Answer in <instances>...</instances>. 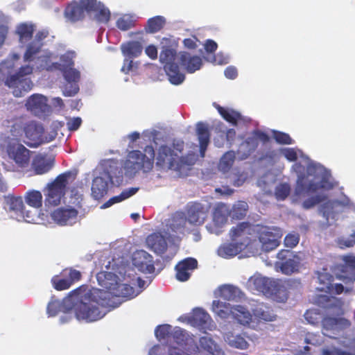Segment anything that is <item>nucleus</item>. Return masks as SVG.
Wrapping results in <instances>:
<instances>
[{"instance_id": "nucleus-1", "label": "nucleus", "mask_w": 355, "mask_h": 355, "mask_svg": "<svg viewBox=\"0 0 355 355\" xmlns=\"http://www.w3.org/2000/svg\"><path fill=\"white\" fill-rule=\"evenodd\" d=\"M281 155L289 162H295L291 171L297 176L295 187L291 196L294 203H299L302 199L318 191H329L337 185L329 170L320 163L311 159L297 148H281Z\"/></svg>"}, {"instance_id": "nucleus-2", "label": "nucleus", "mask_w": 355, "mask_h": 355, "mask_svg": "<svg viewBox=\"0 0 355 355\" xmlns=\"http://www.w3.org/2000/svg\"><path fill=\"white\" fill-rule=\"evenodd\" d=\"M103 294L98 288L80 287L70 293L62 303L53 297L48 304L47 313L53 317L63 309H73L75 317L78 321H97L106 314L104 306L112 304L109 299L103 298Z\"/></svg>"}, {"instance_id": "nucleus-3", "label": "nucleus", "mask_w": 355, "mask_h": 355, "mask_svg": "<svg viewBox=\"0 0 355 355\" xmlns=\"http://www.w3.org/2000/svg\"><path fill=\"white\" fill-rule=\"evenodd\" d=\"M112 271H101L96 275L98 284L103 288H98L104 293L103 298L110 300V305L104 306L106 313L108 308H115L121 302L118 297L131 299L137 296L150 282V279L142 280L139 277H135L133 270L130 267L122 266L117 269L112 268Z\"/></svg>"}, {"instance_id": "nucleus-4", "label": "nucleus", "mask_w": 355, "mask_h": 355, "mask_svg": "<svg viewBox=\"0 0 355 355\" xmlns=\"http://www.w3.org/2000/svg\"><path fill=\"white\" fill-rule=\"evenodd\" d=\"M185 219L182 214H177L170 218L166 228H162L149 234L146 239V244L148 249L159 255L164 260H171L178 251L175 234L183 233Z\"/></svg>"}, {"instance_id": "nucleus-5", "label": "nucleus", "mask_w": 355, "mask_h": 355, "mask_svg": "<svg viewBox=\"0 0 355 355\" xmlns=\"http://www.w3.org/2000/svg\"><path fill=\"white\" fill-rule=\"evenodd\" d=\"M184 145L181 139H174L171 146L161 145L155 155L156 166L162 170L173 171L179 176L187 175L196 163L198 155L195 152L189 151L185 155L180 156Z\"/></svg>"}, {"instance_id": "nucleus-6", "label": "nucleus", "mask_w": 355, "mask_h": 355, "mask_svg": "<svg viewBox=\"0 0 355 355\" xmlns=\"http://www.w3.org/2000/svg\"><path fill=\"white\" fill-rule=\"evenodd\" d=\"M178 58L189 73H194L199 70L202 64V59L199 56L191 55L186 51H180L177 54L175 49L163 47L159 55V61L164 66V70L170 83L176 85L182 84L185 79L184 74L180 71L176 62Z\"/></svg>"}, {"instance_id": "nucleus-7", "label": "nucleus", "mask_w": 355, "mask_h": 355, "mask_svg": "<svg viewBox=\"0 0 355 355\" xmlns=\"http://www.w3.org/2000/svg\"><path fill=\"white\" fill-rule=\"evenodd\" d=\"M19 59L18 53H12L0 63V84L5 81L6 85L12 89L13 95L16 97L24 96L33 87V83L28 77L33 72L32 65L21 66L13 73V69Z\"/></svg>"}, {"instance_id": "nucleus-8", "label": "nucleus", "mask_w": 355, "mask_h": 355, "mask_svg": "<svg viewBox=\"0 0 355 355\" xmlns=\"http://www.w3.org/2000/svg\"><path fill=\"white\" fill-rule=\"evenodd\" d=\"M332 276L325 269L321 272H317L315 283L318 285L316 289L324 292L325 294L318 295L314 303L319 306L327 308L330 313L337 315H343L348 308L349 302L345 303L337 297H329L327 294H340L344 291V287L340 284H331Z\"/></svg>"}, {"instance_id": "nucleus-9", "label": "nucleus", "mask_w": 355, "mask_h": 355, "mask_svg": "<svg viewBox=\"0 0 355 355\" xmlns=\"http://www.w3.org/2000/svg\"><path fill=\"white\" fill-rule=\"evenodd\" d=\"M94 173L92 195L96 200L107 193L109 183L113 186H119L123 182L121 164L116 160L102 161Z\"/></svg>"}, {"instance_id": "nucleus-10", "label": "nucleus", "mask_w": 355, "mask_h": 355, "mask_svg": "<svg viewBox=\"0 0 355 355\" xmlns=\"http://www.w3.org/2000/svg\"><path fill=\"white\" fill-rule=\"evenodd\" d=\"M245 286L252 293H262L278 302H283L287 299L286 288L280 280L266 277L259 273L250 277Z\"/></svg>"}, {"instance_id": "nucleus-11", "label": "nucleus", "mask_w": 355, "mask_h": 355, "mask_svg": "<svg viewBox=\"0 0 355 355\" xmlns=\"http://www.w3.org/2000/svg\"><path fill=\"white\" fill-rule=\"evenodd\" d=\"M76 173L67 171L59 175L54 180L49 182L44 187V206L47 208L57 207L64 199L67 190L75 180Z\"/></svg>"}, {"instance_id": "nucleus-12", "label": "nucleus", "mask_w": 355, "mask_h": 355, "mask_svg": "<svg viewBox=\"0 0 355 355\" xmlns=\"http://www.w3.org/2000/svg\"><path fill=\"white\" fill-rule=\"evenodd\" d=\"M9 128L13 137L19 138L24 135L27 140L25 142L31 147H37L42 144L44 128L35 121L19 117L12 121Z\"/></svg>"}, {"instance_id": "nucleus-13", "label": "nucleus", "mask_w": 355, "mask_h": 355, "mask_svg": "<svg viewBox=\"0 0 355 355\" xmlns=\"http://www.w3.org/2000/svg\"><path fill=\"white\" fill-rule=\"evenodd\" d=\"M155 155V150L152 146H146L144 148V153L140 150L130 151L123 164L121 165L125 175L132 177L140 171L144 173L151 171L153 167Z\"/></svg>"}, {"instance_id": "nucleus-14", "label": "nucleus", "mask_w": 355, "mask_h": 355, "mask_svg": "<svg viewBox=\"0 0 355 355\" xmlns=\"http://www.w3.org/2000/svg\"><path fill=\"white\" fill-rule=\"evenodd\" d=\"M249 223H241L230 231V237L234 243H224L218 249V254L222 258L230 259L238 254L249 244L248 235L252 230Z\"/></svg>"}, {"instance_id": "nucleus-15", "label": "nucleus", "mask_w": 355, "mask_h": 355, "mask_svg": "<svg viewBox=\"0 0 355 355\" xmlns=\"http://www.w3.org/2000/svg\"><path fill=\"white\" fill-rule=\"evenodd\" d=\"M168 355H190L184 350L197 354L200 353L198 346L194 344L193 339L187 332L180 327L173 329Z\"/></svg>"}, {"instance_id": "nucleus-16", "label": "nucleus", "mask_w": 355, "mask_h": 355, "mask_svg": "<svg viewBox=\"0 0 355 355\" xmlns=\"http://www.w3.org/2000/svg\"><path fill=\"white\" fill-rule=\"evenodd\" d=\"M5 209L8 211L11 218L18 221L24 220L26 223H37L39 218L37 212L26 209L21 197L7 196L5 198Z\"/></svg>"}, {"instance_id": "nucleus-17", "label": "nucleus", "mask_w": 355, "mask_h": 355, "mask_svg": "<svg viewBox=\"0 0 355 355\" xmlns=\"http://www.w3.org/2000/svg\"><path fill=\"white\" fill-rule=\"evenodd\" d=\"M48 35L49 32L46 30H42L36 33L34 40L26 45L24 54L25 62H33L37 67L46 58V54L51 53L49 51L42 49L44 44L43 40L47 37Z\"/></svg>"}, {"instance_id": "nucleus-18", "label": "nucleus", "mask_w": 355, "mask_h": 355, "mask_svg": "<svg viewBox=\"0 0 355 355\" xmlns=\"http://www.w3.org/2000/svg\"><path fill=\"white\" fill-rule=\"evenodd\" d=\"M343 207H347L355 211V205L346 196L340 200H327L319 207V213L325 219L327 225H331L338 219Z\"/></svg>"}, {"instance_id": "nucleus-19", "label": "nucleus", "mask_w": 355, "mask_h": 355, "mask_svg": "<svg viewBox=\"0 0 355 355\" xmlns=\"http://www.w3.org/2000/svg\"><path fill=\"white\" fill-rule=\"evenodd\" d=\"M254 231L257 232L262 250L264 251H270L278 247L283 236L282 230L274 226L257 225Z\"/></svg>"}, {"instance_id": "nucleus-20", "label": "nucleus", "mask_w": 355, "mask_h": 355, "mask_svg": "<svg viewBox=\"0 0 355 355\" xmlns=\"http://www.w3.org/2000/svg\"><path fill=\"white\" fill-rule=\"evenodd\" d=\"M58 55L51 52L46 54V58L37 67L39 69H46L47 71H60L69 67H73V59L76 57V53L73 51H68L64 54L60 55V62H56Z\"/></svg>"}, {"instance_id": "nucleus-21", "label": "nucleus", "mask_w": 355, "mask_h": 355, "mask_svg": "<svg viewBox=\"0 0 355 355\" xmlns=\"http://www.w3.org/2000/svg\"><path fill=\"white\" fill-rule=\"evenodd\" d=\"M277 257L279 259L275 263V269L277 272L289 275L300 270L302 261L300 254L282 250L278 252Z\"/></svg>"}, {"instance_id": "nucleus-22", "label": "nucleus", "mask_w": 355, "mask_h": 355, "mask_svg": "<svg viewBox=\"0 0 355 355\" xmlns=\"http://www.w3.org/2000/svg\"><path fill=\"white\" fill-rule=\"evenodd\" d=\"M178 320L190 324L201 329L212 330L215 324L210 315L202 309H195L190 315H183Z\"/></svg>"}, {"instance_id": "nucleus-23", "label": "nucleus", "mask_w": 355, "mask_h": 355, "mask_svg": "<svg viewBox=\"0 0 355 355\" xmlns=\"http://www.w3.org/2000/svg\"><path fill=\"white\" fill-rule=\"evenodd\" d=\"M268 136L261 131H254L251 135L242 142L238 149L237 155L240 159H246L259 145V142L266 143L268 141Z\"/></svg>"}, {"instance_id": "nucleus-24", "label": "nucleus", "mask_w": 355, "mask_h": 355, "mask_svg": "<svg viewBox=\"0 0 355 355\" xmlns=\"http://www.w3.org/2000/svg\"><path fill=\"white\" fill-rule=\"evenodd\" d=\"M8 141L6 150L10 159L19 166H23L29 160V150L17 141L18 138L10 139Z\"/></svg>"}, {"instance_id": "nucleus-25", "label": "nucleus", "mask_w": 355, "mask_h": 355, "mask_svg": "<svg viewBox=\"0 0 355 355\" xmlns=\"http://www.w3.org/2000/svg\"><path fill=\"white\" fill-rule=\"evenodd\" d=\"M229 215L228 207L225 204H218L214 209L212 223L206 225L208 232L216 235L220 234L223 232V227L227 221Z\"/></svg>"}, {"instance_id": "nucleus-26", "label": "nucleus", "mask_w": 355, "mask_h": 355, "mask_svg": "<svg viewBox=\"0 0 355 355\" xmlns=\"http://www.w3.org/2000/svg\"><path fill=\"white\" fill-rule=\"evenodd\" d=\"M84 12L93 13L96 19L101 23H107L110 17V12L101 1L97 0H80Z\"/></svg>"}, {"instance_id": "nucleus-27", "label": "nucleus", "mask_w": 355, "mask_h": 355, "mask_svg": "<svg viewBox=\"0 0 355 355\" xmlns=\"http://www.w3.org/2000/svg\"><path fill=\"white\" fill-rule=\"evenodd\" d=\"M26 107L34 115L40 117L44 116L51 112V107L47 103L46 97L39 94L31 96L26 101Z\"/></svg>"}, {"instance_id": "nucleus-28", "label": "nucleus", "mask_w": 355, "mask_h": 355, "mask_svg": "<svg viewBox=\"0 0 355 355\" xmlns=\"http://www.w3.org/2000/svg\"><path fill=\"white\" fill-rule=\"evenodd\" d=\"M65 80L63 88V94L67 96H72L79 91L78 82L80 78V73L74 67H69L61 71Z\"/></svg>"}, {"instance_id": "nucleus-29", "label": "nucleus", "mask_w": 355, "mask_h": 355, "mask_svg": "<svg viewBox=\"0 0 355 355\" xmlns=\"http://www.w3.org/2000/svg\"><path fill=\"white\" fill-rule=\"evenodd\" d=\"M323 334L334 338V335L349 327V320L343 318L325 317L322 320Z\"/></svg>"}, {"instance_id": "nucleus-30", "label": "nucleus", "mask_w": 355, "mask_h": 355, "mask_svg": "<svg viewBox=\"0 0 355 355\" xmlns=\"http://www.w3.org/2000/svg\"><path fill=\"white\" fill-rule=\"evenodd\" d=\"M78 210L76 208L62 207L54 210L52 220L59 225H72L78 221Z\"/></svg>"}, {"instance_id": "nucleus-31", "label": "nucleus", "mask_w": 355, "mask_h": 355, "mask_svg": "<svg viewBox=\"0 0 355 355\" xmlns=\"http://www.w3.org/2000/svg\"><path fill=\"white\" fill-rule=\"evenodd\" d=\"M133 266L140 272L151 274L155 271L153 257L144 250H139L133 254Z\"/></svg>"}, {"instance_id": "nucleus-32", "label": "nucleus", "mask_w": 355, "mask_h": 355, "mask_svg": "<svg viewBox=\"0 0 355 355\" xmlns=\"http://www.w3.org/2000/svg\"><path fill=\"white\" fill-rule=\"evenodd\" d=\"M232 318L240 324L257 330L259 324L253 319L250 311L241 305H234Z\"/></svg>"}, {"instance_id": "nucleus-33", "label": "nucleus", "mask_w": 355, "mask_h": 355, "mask_svg": "<svg viewBox=\"0 0 355 355\" xmlns=\"http://www.w3.org/2000/svg\"><path fill=\"white\" fill-rule=\"evenodd\" d=\"M178 214H180L178 212ZM184 218L185 219V223L188 221L191 224L199 225H201L207 217V210L200 203H193L189 206L187 210V218L184 217L182 213ZM177 214V213L175 214ZM184 225V227H185ZM184 227H183V231Z\"/></svg>"}, {"instance_id": "nucleus-34", "label": "nucleus", "mask_w": 355, "mask_h": 355, "mask_svg": "<svg viewBox=\"0 0 355 355\" xmlns=\"http://www.w3.org/2000/svg\"><path fill=\"white\" fill-rule=\"evenodd\" d=\"M197 266L198 261L194 258L189 257L180 261L175 266L177 279L180 282L187 281Z\"/></svg>"}, {"instance_id": "nucleus-35", "label": "nucleus", "mask_w": 355, "mask_h": 355, "mask_svg": "<svg viewBox=\"0 0 355 355\" xmlns=\"http://www.w3.org/2000/svg\"><path fill=\"white\" fill-rule=\"evenodd\" d=\"M214 295L216 297H222L228 301H239L243 299L244 293L236 286L225 284L215 291Z\"/></svg>"}, {"instance_id": "nucleus-36", "label": "nucleus", "mask_w": 355, "mask_h": 355, "mask_svg": "<svg viewBox=\"0 0 355 355\" xmlns=\"http://www.w3.org/2000/svg\"><path fill=\"white\" fill-rule=\"evenodd\" d=\"M54 159L42 154L37 155L32 161V168L35 174L42 175L48 173L53 166Z\"/></svg>"}, {"instance_id": "nucleus-37", "label": "nucleus", "mask_w": 355, "mask_h": 355, "mask_svg": "<svg viewBox=\"0 0 355 355\" xmlns=\"http://www.w3.org/2000/svg\"><path fill=\"white\" fill-rule=\"evenodd\" d=\"M24 199L27 205L33 209L32 212H37L40 218V209L42 206L43 196L42 193L37 190H28L24 194Z\"/></svg>"}, {"instance_id": "nucleus-38", "label": "nucleus", "mask_w": 355, "mask_h": 355, "mask_svg": "<svg viewBox=\"0 0 355 355\" xmlns=\"http://www.w3.org/2000/svg\"><path fill=\"white\" fill-rule=\"evenodd\" d=\"M254 320L273 322L276 320L277 315L272 309L265 304H257L252 310Z\"/></svg>"}, {"instance_id": "nucleus-39", "label": "nucleus", "mask_w": 355, "mask_h": 355, "mask_svg": "<svg viewBox=\"0 0 355 355\" xmlns=\"http://www.w3.org/2000/svg\"><path fill=\"white\" fill-rule=\"evenodd\" d=\"M223 338L230 347L239 349H246L249 347L248 343L245 340L243 336L234 331H229L224 334Z\"/></svg>"}, {"instance_id": "nucleus-40", "label": "nucleus", "mask_w": 355, "mask_h": 355, "mask_svg": "<svg viewBox=\"0 0 355 355\" xmlns=\"http://www.w3.org/2000/svg\"><path fill=\"white\" fill-rule=\"evenodd\" d=\"M196 133L200 143V153L205 157V151L209 143L210 134L207 124L199 122L196 125Z\"/></svg>"}, {"instance_id": "nucleus-41", "label": "nucleus", "mask_w": 355, "mask_h": 355, "mask_svg": "<svg viewBox=\"0 0 355 355\" xmlns=\"http://www.w3.org/2000/svg\"><path fill=\"white\" fill-rule=\"evenodd\" d=\"M200 351L202 349L211 355H225L222 348L209 335L202 336L199 340Z\"/></svg>"}, {"instance_id": "nucleus-42", "label": "nucleus", "mask_w": 355, "mask_h": 355, "mask_svg": "<svg viewBox=\"0 0 355 355\" xmlns=\"http://www.w3.org/2000/svg\"><path fill=\"white\" fill-rule=\"evenodd\" d=\"M143 49L141 42L139 41H130L121 45L123 56L130 59L139 57L141 54Z\"/></svg>"}, {"instance_id": "nucleus-43", "label": "nucleus", "mask_w": 355, "mask_h": 355, "mask_svg": "<svg viewBox=\"0 0 355 355\" xmlns=\"http://www.w3.org/2000/svg\"><path fill=\"white\" fill-rule=\"evenodd\" d=\"M234 305L220 300H214L212 311L222 319H227L232 316Z\"/></svg>"}, {"instance_id": "nucleus-44", "label": "nucleus", "mask_w": 355, "mask_h": 355, "mask_svg": "<svg viewBox=\"0 0 355 355\" xmlns=\"http://www.w3.org/2000/svg\"><path fill=\"white\" fill-rule=\"evenodd\" d=\"M217 109L223 118L232 125H239L248 121L239 112L232 109L224 108L220 106H218Z\"/></svg>"}, {"instance_id": "nucleus-45", "label": "nucleus", "mask_w": 355, "mask_h": 355, "mask_svg": "<svg viewBox=\"0 0 355 355\" xmlns=\"http://www.w3.org/2000/svg\"><path fill=\"white\" fill-rule=\"evenodd\" d=\"M65 17L71 21H76L85 16L83 8L80 3L74 1L68 5L64 11Z\"/></svg>"}, {"instance_id": "nucleus-46", "label": "nucleus", "mask_w": 355, "mask_h": 355, "mask_svg": "<svg viewBox=\"0 0 355 355\" xmlns=\"http://www.w3.org/2000/svg\"><path fill=\"white\" fill-rule=\"evenodd\" d=\"M138 191V188L131 187L124 189L119 195L114 196L110 198L106 202L101 205V209H106L111 207L112 205L120 202L123 200L128 199V198L135 195Z\"/></svg>"}, {"instance_id": "nucleus-47", "label": "nucleus", "mask_w": 355, "mask_h": 355, "mask_svg": "<svg viewBox=\"0 0 355 355\" xmlns=\"http://www.w3.org/2000/svg\"><path fill=\"white\" fill-rule=\"evenodd\" d=\"M35 31L33 24L31 23H22L17 27V33L19 37L21 44H25L32 38Z\"/></svg>"}, {"instance_id": "nucleus-48", "label": "nucleus", "mask_w": 355, "mask_h": 355, "mask_svg": "<svg viewBox=\"0 0 355 355\" xmlns=\"http://www.w3.org/2000/svg\"><path fill=\"white\" fill-rule=\"evenodd\" d=\"M83 202V195L77 189H70V192L65 198L64 202L68 204L69 208H76L77 210L81 207Z\"/></svg>"}, {"instance_id": "nucleus-49", "label": "nucleus", "mask_w": 355, "mask_h": 355, "mask_svg": "<svg viewBox=\"0 0 355 355\" xmlns=\"http://www.w3.org/2000/svg\"><path fill=\"white\" fill-rule=\"evenodd\" d=\"M137 17L135 15L125 14L116 20V27L122 31H126L135 26Z\"/></svg>"}, {"instance_id": "nucleus-50", "label": "nucleus", "mask_w": 355, "mask_h": 355, "mask_svg": "<svg viewBox=\"0 0 355 355\" xmlns=\"http://www.w3.org/2000/svg\"><path fill=\"white\" fill-rule=\"evenodd\" d=\"M166 23V19L162 16H156L148 20L146 30L148 33H155L160 31Z\"/></svg>"}, {"instance_id": "nucleus-51", "label": "nucleus", "mask_w": 355, "mask_h": 355, "mask_svg": "<svg viewBox=\"0 0 355 355\" xmlns=\"http://www.w3.org/2000/svg\"><path fill=\"white\" fill-rule=\"evenodd\" d=\"M235 153L234 151H228L220 159L218 168L223 173L228 172L234 162Z\"/></svg>"}, {"instance_id": "nucleus-52", "label": "nucleus", "mask_w": 355, "mask_h": 355, "mask_svg": "<svg viewBox=\"0 0 355 355\" xmlns=\"http://www.w3.org/2000/svg\"><path fill=\"white\" fill-rule=\"evenodd\" d=\"M275 181V176L270 173H266L265 175L261 177L257 182L258 186L262 189L263 191L267 194L272 193L271 186Z\"/></svg>"}, {"instance_id": "nucleus-53", "label": "nucleus", "mask_w": 355, "mask_h": 355, "mask_svg": "<svg viewBox=\"0 0 355 355\" xmlns=\"http://www.w3.org/2000/svg\"><path fill=\"white\" fill-rule=\"evenodd\" d=\"M248 207V205L245 202L239 201L234 205L230 211V216L234 219H241L245 216Z\"/></svg>"}, {"instance_id": "nucleus-54", "label": "nucleus", "mask_w": 355, "mask_h": 355, "mask_svg": "<svg viewBox=\"0 0 355 355\" xmlns=\"http://www.w3.org/2000/svg\"><path fill=\"white\" fill-rule=\"evenodd\" d=\"M326 198L327 196L322 193L311 196L302 202V207L304 209H310L324 201Z\"/></svg>"}, {"instance_id": "nucleus-55", "label": "nucleus", "mask_w": 355, "mask_h": 355, "mask_svg": "<svg viewBox=\"0 0 355 355\" xmlns=\"http://www.w3.org/2000/svg\"><path fill=\"white\" fill-rule=\"evenodd\" d=\"M172 332V327L169 324L159 325L155 330V336L159 341L165 339L169 341Z\"/></svg>"}, {"instance_id": "nucleus-56", "label": "nucleus", "mask_w": 355, "mask_h": 355, "mask_svg": "<svg viewBox=\"0 0 355 355\" xmlns=\"http://www.w3.org/2000/svg\"><path fill=\"white\" fill-rule=\"evenodd\" d=\"M205 60L212 64L224 65L230 62V57L228 54L218 53L216 55L209 54L205 57Z\"/></svg>"}, {"instance_id": "nucleus-57", "label": "nucleus", "mask_w": 355, "mask_h": 355, "mask_svg": "<svg viewBox=\"0 0 355 355\" xmlns=\"http://www.w3.org/2000/svg\"><path fill=\"white\" fill-rule=\"evenodd\" d=\"M291 193V186L288 183H280L275 187V196L278 200H285Z\"/></svg>"}, {"instance_id": "nucleus-58", "label": "nucleus", "mask_w": 355, "mask_h": 355, "mask_svg": "<svg viewBox=\"0 0 355 355\" xmlns=\"http://www.w3.org/2000/svg\"><path fill=\"white\" fill-rule=\"evenodd\" d=\"M229 181L234 187L241 186L246 180L247 175L243 173L233 171L228 177Z\"/></svg>"}, {"instance_id": "nucleus-59", "label": "nucleus", "mask_w": 355, "mask_h": 355, "mask_svg": "<svg viewBox=\"0 0 355 355\" xmlns=\"http://www.w3.org/2000/svg\"><path fill=\"white\" fill-rule=\"evenodd\" d=\"M54 288L56 290L62 291L69 288L71 284V280H69L68 278L60 279L58 277L55 276L51 280Z\"/></svg>"}, {"instance_id": "nucleus-60", "label": "nucleus", "mask_w": 355, "mask_h": 355, "mask_svg": "<svg viewBox=\"0 0 355 355\" xmlns=\"http://www.w3.org/2000/svg\"><path fill=\"white\" fill-rule=\"evenodd\" d=\"M272 137L275 139V141L280 144H294L293 139L289 136V135L282 132L273 130Z\"/></svg>"}, {"instance_id": "nucleus-61", "label": "nucleus", "mask_w": 355, "mask_h": 355, "mask_svg": "<svg viewBox=\"0 0 355 355\" xmlns=\"http://www.w3.org/2000/svg\"><path fill=\"white\" fill-rule=\"evenodd\" d=\"M304 318H305V320L309 324H316L321 320L320 314L319 313L318 311L316 309L308 310L304 313Z\"/></svg>"}, {"instance_id": "nucleus-62", "label": "nucleus", "mask_w": 355, "mask_h": 355, "mask_svg": "<svg viewBox=\"0 0 355 355\" xmlns=\"http://www.w3.org/2000/svg\"><path fill=\"white\" fill-rule=\"evenodd\" d=\"M304 341L306 344L312 345H320L324 342L322 336L319 334L309 332L306 334Z\"/></svg>"}, {"instance_id": "nucleus-63", "label": "nucleus", "mask_w": 355, "mask_h": 355, "mask_svg": "<svg viewBox=\"0 0 355 355\" xmlns=\"http://www.w3.org/2000/svg\"><path fill=\"white\" fill-rule=\"evenodd\" d=\"M336 243L341 249L351 248L355 244V239L352 235L349 237L341 236L337 239Z\"/></svg>"}, {"instance_id": "nucleus-64", "label": "nucleus", "mask_w": 355, "mask_h": 355, "mask_svg": "<svg viewBox=\"0 0 355 355\" xmlns=\"http://www.w3.org/2000/svg\"><path fill=\"white\" fill-rule=\"evenodd\" d=\"M300 241V235L298 233H290L284 239V245L287 248H293L295 247Z\"/></svg>"}]
</instances>
